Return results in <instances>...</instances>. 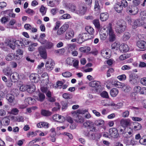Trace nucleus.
<instances>
[{"label":"nucleus","instance_id":"1","mask_svg":"<svg viewBox=\"0 0 146 146\" xmlns=\"http://www.w3.org/2000/svg\"><path fill=\"white\" fill-rule=\"evenodd\" d=\"M92 37H93L90 36V34L87 33L80 34L78 36L77 42L79 44H81L85 41L90 39Z\"/></svg>","mask_w":146,"mask_h":146},{"label":"nucleus","instance_id":"2","mask_svg":"<svg viewBox=\"0 0 146 146\" xmlns=\"http://www.w3.org/2000/svg\"><path fill=\"white\" fill-rule=\"evenodd\" d=\"M89 85L92 87H94L95 89L98 93H100L102 90V88L100 82L94 81L90 82Z\"/></svg>","mask_w":146,"mask_h":146},{"label":"nucleus","instance_id":"3","mask_svg":"<svg viewBox=\"0 0 146 146\" xmlns=\"http://www.w3.org/2000/svg\"><path fill=\"white\" fill-rule=\"evenodd\" d=\"M35 87L34 85L32 84L30 85H23L21 86L20 90L21 91L24 92L27 90L29 93H32L35 91Z\"/></svg>","mask_w":146,"mask_h":146},{"label":"nucleus","instance_id":"4","mask_svg":"<svg viewBox=\"0 0 146 146\" xmlns=\"http://www.w3.org/2000/svg\"><path fill=\"white\" fill-rule=\"evenodd\" d=\"M107 31H108L109 40L111 42H112L116 40V35L115 34L111 28V25L109 23L107 27Z\"/></svg>","mask_w":146,"mask_h":146},{"label":"nucleus","instance_id":"5","mask_svg":"<svg viewBox=\"0 0 146 146\" xmlns=\"http://www.w3.org/2000/svg\"><path fill=\"white\" fill-rule=\"evenodd\" d=\"M66 62L68 64L71 66L73 65L74 67L76 68H78V67L79 61L74 58L68 57L67 58Z\"/></svg>","mask_w":146,"mask_h":146},{"label":"nucleus","instance_id":"6","mask_svg":"<svg viewBox=\"0 0 146 146\" xmlns=\"http://www.w3.org/2000/svg\"><path fill=\"white\" fill-rule=\"evenodd\" d=\"M126 28V26L124 23H121L118 22L117 23V25L115 29V31L116 33H121L123 32Z\"/></svg>","mask_w":146,"mask_h":146},{"label":"nucleus","instance_id":"7","mask_svg":"<svg viewBox=\"0 0 146 146\" xmlns=\"http://www.w3.org/2000/svg\"><path fill=\"white\" fill-rule=\"evenodd\" d=\"M138 76L134 73L131 74L129 75V82L132 84H137L139 81Z\"/></svg>","mask_w":146,"mask_h":146},{"label":"nucleus","instance_id":"8","mask_svg":"<svg viewBox=\"0 0 146 146\" xmlns=\"http://www.w3.org/2000/svg\"><path fill=\"white\" fill-rule=\"evenodd\" d=\"M69 27L68 24L67 23H65L58 29L56 32V34L59 36H62L64 34L65 32L68 29Z\"/></svg>","mask_w":146,"mask_h":146},{"label":"nucleus","instance_id":"9","mask_svg":"<svg viewBox=\"0 0 146 146\" xmlns=\"http://www.w3.org/2000/svg\"><path fill=\"white\" fill-rule=\"evenodd\" d=\"M101 54L104 58L108 59L111 55V50L108 48L104 49L101 50Z\"/></svg>","mask_w":146,"mask_h":146},{"label":"nucleus","instance_id":"10","mask_svg":"<svg viewBox=\"0 0 146 146\" xmlns=\"http://www.w3.org/2000/svg\"><path fill=\"white\" fill-rule=\"evenodd\" d=\"M109 132L111 137L113 138H117L119 135L117 130L115 128H111L110 129Z\"/></svg>","mask_w":146,"mask_h":146},{"label":"nucleus","instance_id":"11","mask_svg":"<svg viewBox=\"0 0 146 146\" xmlns=\"http://www.w3.org/2000/svg\"><path fill=\"white\" fill-rule=\"evenodd\" d=\"M38 50L40 56L43 59H46L47 55L45 48L43 46H40L38 48Z\"/></svg>","mask_w":146,"mask_h":146},{"label":"nucleus","instance_id":"12","mask_svg":"<svg viewBox=\"0 0 146 146\" xmlns=\"http://www.w3.org/2000/svg\"><path fill=\"white\" fill-rule=\"evenodd\" d=\"M76 114L75 116L74 117V121L78 123H83L84 121V117L81 115L76 114V112L74 111L72 113V114Z\"/></svg>","mask_w":146,"mask_h":146},{"label":"nucleus","instance_id":"13","mask_svg":"<svg viewBox=\"0 0 146 146\" xmlns=\"http://www.w3.org/2000/svg\"><path fill=\"white\" fill-rule=\"evenodd\" d=\"M5 43L7 46L13 50H14L15 49L16 44L15 40L12 39H9L6 40Z\"/></svg>","mask_w":146,"mask_h":146},{"label":"nucleus","instance_id":"14","mask_svg":"<svg viewBox=\"0 0 146 146\" xmlns=\"http://www.w3.org/2000/svg\"><path fill=\"white\" fill-rule=\"evenodd\" d=\"M130 124V120L129 119H122L120 121L121 125L123 127H126Z\"/></svg>","mask_w":146,"mask_h":146},{"label":"nucleus","instance_id":"15","mask_svg":"<svg viewBox=\"0 0 146 146\" xmlns=\"http://www.w3.org/2000/svg\"><path fill=\"white\" fill-rule=\"evenodd\" d=\"M74 35V31L72 30H69L66 32L65 38L67 40H70L73 37Z\"/></svg>","mask_w":146,"mask_h":146},{"label":"nucleus","instance_id":"16","mask_svg":"<svg viewBox=\"0 0 146 146\" xmlns=\"http://www.w3.org/2000/svg\"><path fill=\"white\" fill-rule=\"evenodd\" d=\"M39 76L37 74H32L30 76V78L32 82L37 83L39 80Z\"/></svg>","mask_w":146,"mask_h":146},{"label":"nucleus","instance_id":"17","mask_svg":"<svg viewBox=\"0 0 146 146\" xmlns=\"http://www.w3.org/2000/svg\"><path fill=\"white\" fill-rule=\"evenodd\" d=\"M86 11V8L84 6H80L76 12V13L80 15H84Z\"/></svg>","mask_w":146,"mask_h":146},{"label":"nucleus","instance_id":"18","mask_svg":"<svg viewBox=\"0 0 146 146\" xmlns=\"http://www.w3.org/2000/svg\"><path fill=\"white\" fill-rule=\"evenodd\" d=\"M136 45L140 48L145 49L146 48V42L143 40H141L137 41Z\"/></svg>","mask_w":146,"mask_h":146},{"label":"nucleus","instance_id":"19","mask_svg":"<svg viewBox=\"0 0 146 146\" xmlns=\"http://www.w3.org/2000/svg\"><path fill=\"white\" fill-rule=\"evenodd\" d=\"M34 98L37 100L42 102L44 100L45 97L44 94L40 92L38 94V96H35L34 97Z\"/></svg>","mask_w":146,"mask_h":146},{"label":"nucleus","instance_id":"20","mask_svg":"<svg viewBox=\"0 0 146 146\" xmlns=\"http://www.w3.org/2000/svg\"><path fill=\"white\" fill-rule=\"evenodd\" d=\"M143 24V21L141 20L137 19L134 22V24L133 26V29L136 28L137 27L141 26Z\"/></svg>","mask_w":146,"mask_h":146},{"label":"nucleus","instance_id":"21","mask_svg":"<svg viewBox=\"0 0 146 146\" xmlns=\"http://www.w3.org/2000/svg\"><path fill=\"white\" fill-rule=\"evenodd\" d=\"M84 125L86 127H88L90 129L92 128L93 129L90 131H93V130H95V128L94 127V123L91 121L89 120L87 121L84 123Z\"/></svg>","mask_w":146,"mask_h":146},{"label":"nucleus","instance_id":"22","mask_svg":"<svg viewBox=\"0 0 146 146\" xmlns=\"http://www.w3.org/2000/svg\"><path fill=\"white\" fill-rule=\"evenodd\" d=\"M10 78L11 79H13V81L16 82L19 79V74L17 72H15L11 73L10 75Z\"/></svg>","mask_w":146,"mask_h":146},{"label":"nucleus","instance_id":"23","mask_svg":"<svg viewBox=\"0 0 146 146\" xmlns=\"http://www.w3.org/2000/svg\"><path fill=\"white\" fill-rule=\"evenodd\" d=\"M138 11V9L137 6H133L131 9L129 10L128 13H129L130 14L134 15L136 14Z\"/></svg>","mask_w":146,"mask_h":146},{"label":"nucleus","instance_id":"24","mask_svg":"<svg viewBox=\"0 0 146 146\" xmlns=\"http://www.w3.org/2000/svg\"><path fill=\"white\" fill-rule=\"evenodd\" d=\"M119 49L121 52H126L129 50V48L127 45L122 44L119 46Z\"/></svg>","mask_w":146,"mask_h":146},{"label":"nucleus","instance_id":"25","mask_svg":"<svg viewBox=\"0 0 146 146\" xmlns=\"http://www.w3.org/2000/svg\"><path fill=\"white\" fill-rule=\"evenodd\" d=\"M3 72L4 74L6 76H10L12 73L11 69L9 67H7L3 70Z\"/></svg>","mask_w":146,"mask_h":146},{"label":"nucleus","instance_id":"26","mask_svg":"<svg viewBox=\"0 0 146 146\" xmlns=\"http://www.w3.org/2000/svg\"><path fill=\"white\" fill-rule=\"evenodd\" d=\"M41 113L42 115L45 117L50 116L52 114V113L51 112L45 110H42Z\"/></svg>","mask_w":146,"mask_h":146},{"label":"nucleus","instance_id":"27","mask_svg":"<svg viewBox=\"0 0 146 146\" xmlns=\"http://www.w3.org/2000/svg\"><path fill=\"white\" fill-rule=\"evenodd\" d=\"M85 30L88 33L90 34V36L93 35L94 33V31L93 28L92 27L87 26L85 27Z\"/></svg>","mask_w":146,"mask_h":146},{"label":"nucleus","instance_id":"28","mask_svg":"<svg viewBox=\"0 0 146 146\" xmlns=\"http://www.w3.org/2000/svg\"><path fill=\"white\" fill-rule=\"evenodd\" d=\"M118 90L117 88H113L111 89L110 91L111 96L113 97H115L118 93Z\"/></svg>","mask_w":146,"mask_h":146},{"label":"nucleus","instance_id":"29","mask_svg":"<svg viewBox=\"0 0 146 146\" xmlns=\"http://www.w3.org/2000/svg\"><path fill=\"white\" fill-rule=\"evenodd\" d=\"M109 17L108 15L106 13H103L101 14L100 15V19L102 21H106Z\"/></svg>","mask_w":146,"mask_h":146},{"label":"nucleus","instance_id":"30","mask_svg":"<svg viewBox=\"0 0 146 146\" xmlns=\"http://www.w3.org/2000/svg\"><path fill=\"white\" fill-rule=\"evenodd\" d=\"M142 127L141 124L137 122H134L133 123V129L135 130H140Z\"/></svg>","mask_w":146,"mask_h":146},{"label":"nucleus","instance_id":"31","mask_svg":"<svg viewBox=\"0 0 146 146\" xmlns=\"http://www.w3.org/2000/svg\"><path fill=\"white\" fill-rule=\"evenodd\" d=\"M112 84L116 87L119 88H122L123 85L121 83L117 81L112 82Z\"/></svg>","mask_w":146,"mask_h":146},{"label":"nucleus","instance_id":"32","mask_svg":"<svg viewBox=\"0 0 146 146\" xmlns=\"http://www.w3.org/2000/svg\"><path fill=\"white\" fill-rule=\"evenodd\" d=\"M6 99L9 102L12 103L14 100V96L12 94H8L7 95Z\"/></svg>","mask_w":146,"mask_h":146},{"label":"nucleus","instance_id":"33","mask_svg":"<svg viewBox=\"0 0 146 146\" xmlns=\"http://www.w3.org/2000/svg\"><path fill=\"white\" fill-rule=\"evenodd\" d=\"M68 7L70 11L76 13L77 10H76V7L75 5L72 4H69L68 5Z\"/></svg>","mask_w":146,"mask_h":146},{"label":"nucleus","instance_id":"34","mask_svg":"<svg viewBox=\"0 0 146 146\" xmlns=\"http://www.w3.org/2000/svg\"><path fill=\"white\" fill-rule=\"evenodd\" d=\"M122 90L125 92H129L131 90V88L128 85H123Z\"/></svg>","mask_w":146,"mask_h":146},{"label":"nucleus","instance_id":"35","mask_svg":"<svg viewBox=\"0 0 146 146\" xmlns=\"http://www.w3.org/2000/svg\"><path fill=\"white\" fill-rule=\"evenodd\" d=\"M53 44L51 42H47L45 46V48L46 49H50L53 47Z\"/></svg>","mask_w":146,"mask_h":146},{"label":"nucleus","instance_id":"36","mask_svg":"<svg viewBox=\"0 0 146 146\" xmlns=\"http://www.w3.org/2000/svg\"><path fill=\"white\" fill-rule=\"evenodd\" d=\"M14 58V55L13 53L8 54L6 57L5 59L7 61L12 60Z\"/></svg>","mask_w":146,"mask_h":146},{"label":"nucleus","instance_id":"37","mask_svg":"<svg viewBox=\"0 0 146 146\" xmlns=\"http://www.w3.org/2000/svg\"><path fill=\"white\" fill-rule=\"evenodd\" d=\"M44 64L43 62H42L40 64H39L37 66L36 70L37 72L39 74H41L42 72V71L41 70L42 68L44 66Z\"/></svg>","mask_w":146,"mask_h":146},{"label":"nucleus","instance_id":"38","mask_svg":"<svg viewBox=\"0 0 146 146\" xmlns=\"http://www.w3.org/2000/svg\"><path fill=\"white\" fill-rule=\"evenodd\" d=\"M115 11L118 13L121 12L123 9V7L121 5L117 4L115 7Z\"/></svg>","mask_w":146,"mask_h":146},{"label":"nucleus","instance_id":"39","mask_svg":"<svg viewBox=\"0 0 146 146\" xmlns=\"http://www.w3.org/2000/svg\"><path fill=\"white\" fill-rule=\"evenodd\" d=\"M94 123L97 126L103 125L104 123V121L102 119H98L95 121L94 122Z\"/></svg>","mask_w":146,"mask_h":146},{"label":"nucleus","instance_id":"40","mask_svg":"<svg viewBox=\"0 0 146 146\" xmlns=\"http://www.w3.org/2000/svg\"><path fill=\"white\" fill-rule=\"evenodd\" d=\"M130 37V34L128 32H125L123 36V38L124 41L128 40Z\"/></svg>","mask_w":146,"mask_h":146},{"label":"nucleus","instance_id":"41","mask_svg":"<svg viewBox=\"0 0 146 146\" xmlns=\"http://www.w3.org/2000/svg\"><path fill=\"white\" fill-rule=\"evenodd\" d=\"M130 56L127 54H125L121 55L119 57V59L121 60H124L129 58Z\"/></svg>","mask_w":146,"mask_h":146},{"label":"nucleus","instance_id":"42","mask_svg":"<svg viewBox=\"0 0 146 146\" xmlns=\"http://www.w3.org/2000/svg\"><path fill=\"white\" fill-rule=\"evenodd\" d=\"M100 95L102 97L106 98H108L109 96L108 93L106 91H104L102 92L100 94Z\"/></svg>","mask_w":146,"mask_h":146},{"label":"nucleus","instance_id":"43","mask_svg":"<svg viewBox=\"0 0 146 146\" xmlns=\"http://www.w3.org/2000/svg\"><path fill=\"white\" fill-rule=\"evenodd\" d=\"M119 44L116 42H114L112 44L111 49H115L116 50H117L119 48Z\"/></svg>","mask_w":146,"mask_h":146},{"label":"nucleus","instance_id":"44","mask_svg":"<svg viewBox=\"0 0 146 146\" xmlns=\"http://www.w3.org/2000/svg\"><path fill=\"white\" fill-rule=\"evenodd\" d=\"M93 23L95 27L97 28H99L100 26L99 20L98 19H95L93 21Z\"/></svg>","mask_w":146,"mask_h":146},{"label":"nucleus","instance_id":"45","mask_svg":"<svg viewBox=\"0 0 146 146\" xmlns=\"http://www.w3.org/2000/svg\"><path fill=\"white\" fill-rule=\"evenodd\" d=\"M62 75L65 77H71L72 75V74L69 72H66L62 74Z\"/></svg>","mask_w":146,"mask_h":146},{"label":"nucleus","instance_id":"46","mask_svg":"<svg viewBox=\"0 0 146 146\" xmlns=\"http://www.w3.org/2000/svg\"><path fill=\"white\" fill-rule=\"evenodd\" d=\"M63 98L65 99H70L72 98V96L70 94L67 93H64L62 95Z\"/></svg>","mask_w":146,"mask_h":146},{"label":"nucleus","instance_id":"47","mask_svg":"<svg viewBox=\"0 0 146 146\" xmlns=\"http://www.w3.org/2000/svg\"><path fill=\"white\" fill-rule=\"evenodd\" d=\"M50 61H47L45 65L46 68L48 70H52L53 68V67H51L50 64Z\"/></svg>","mask_w":146,"mask_h":146},{"label":"nucleus","instance_id":"48","mask_svg":"<svg viewBox=\"0 0 146 146\" xmlns=\"http://www.w3.org/2000/svg\"><path fill=\"white\" fill-rule=\"evenodd\" d=\"M62 110L63 111L65 110L68 107V104L66 102H62Z\"/></svg>","mask_w":146,"mask_h":146},{"label":"nucleus","instance_id":"49","mask_svg":"<svg viewBox=\"0 0 146 146\" xmlns=\"http://www.w3.org/2000/svg\"><path fill=\"white\" fill-rule=\"evenodd\" d=\"M70 15L68 14H65L63 15L60 17L61 19H66L70 18Z\"/></svg>","mask_w":146,"mask_h":146},{"label":"nucleus","instance_id":"50","mask_svg":"<svg viewBox=\"0 0 146 146\" xmlns=\"http://www.w3.org/2000/svg\"><path fill=\"white\" fill-rule=\"evenodd\" d=\"M142 0H133L132 3L135 6L139 5L141 3Z\"/></svg>","mask_w":146,"mask_h":146},{"label":"nucleus","instance_id":"51","mask_svg":"<svg viewBox=\"0 0 146 146\" xmlns=\"http://www.w3.org/2000/svg\"><path fill=\"white\" fill-rule=\"evenodd\" d=\"M117 78L120 81L124 80L126 79V76L124 74L119 75L117 76Z\"/></svg>","mask_w":146,"mask_h":146},{"label":"nucleus","instance_id":"52","mask_svg":"<svg viewBox=\"0 0 146 146\" xmlns=\"http://www.w3.org/2000/svg\"><path fill=\"white\" fill-rule=\"evenodd\" d=\"M11 112L12 114L14 115H17L18 114L19 110L17 108H14L12 110Z\"/></svg>","mask_w":146,"mask_h":146},{"label":"nucleus","instance_id":"53","mask_svg":"<svg viewBox=\"0 0 146 146\" xmlns=\"http://www.w3.org/2000/svg\"><path fill=\"white\" fill-rule=\"evenodd\" d=\"M94 9L95 11H98L100 9V7L98 1H95L94 6Z\"/></svg>","mask_w":146,"mask_h":146},{"label":"nucleus","instance_id":"54","mask_svg":"<svg viewBox=\"0 0 146 146\" xmlns=\"http://www.w3.org/2000/svg\"><path fill=\"white\" fill-rule=\"evenodd\" d=\"M88 138L91 140H95L96 139V137L95 134L94 133H90V134L88 137Z\"/></svg>","mask_w":146,"mask_h":146},{"label":"nucleus","instance_id":"55","mask_svg":"<svg viewBox=\"0 0 146 146\" xmlns=\"http://www.w3.org/2000/svg\"><path fill=\"white\" fill-rule=\"evenodd\" d=\"M40 11L43 15L45 14L46 12L45 8L43 5H42L40 7Z\"/></svg>","mask_w":146,"mask_h":146},{"label":"nucleus","instance_id":"56","mask_svg":"<svg viewBox=\"0 0 146 146\" xmlns=\"http://www.w3.org/2000/svg\"><path fill=\"white\" fill-rule=\"evenodd\" d=\"M121 5L125 7H126L128 5V3L126 0H121Z\"/></svg>","mask_w":146,"mask_h":146},{"label":"nucleus","instance_id":"57","mask_svg":"<svg viewBox=\"0 0 146 146\" xmlns=\"http://www.w3.org/2000/svg\"><path fill=\"white\" fill-rule=\"evenodd\" d=\"M26 12L27 13L31 15H33L34 14V11L33 10L30 9H28L26 11Z\"/></svg>","mask_w":146,"mask_h":146},{"label":"nucleus","instance_id":"58","mask_svg":"<svg viewBox=\"0 0 146 146\" xmlns=\"http://www.w3.org/2000/svg\"><path fill=\"white\" fill-rule=\"evenodd\" d=\"M59 117H58V121L62 122L65 120V119L64 117L62 116H61L59 115Z\"/></svg>","mask_w":146,"mask_h":146},{"label":"nucleus","instance_id":"59","mask_svg":"<svg viewBox=\"0 0 146 146\" xmlns=\"http://www.w3.org/2000/svg\"><path fill=\"white\" fill-rule=\"evenodd\" d=\"M58 10V9L57 8H54L52 9L50 11L51 14L53 15H55L57 13V11Z\"/></svg>","mask_w":146,"mask_h":146},{"label":"nucleus","instance_id":"60","mask_svg":"<svg viewBox=\"0 0 146 146\" xmlns=\"http://www.w3.org/2000/svg\"><path fill=\"white\" fill-rule=\"evenodd\" d=\"M141 83L143 85L146 86V78H143L140 80Z\"/></svg>","mask_w":146,"mask_h":146},{"label":"nucleus","instance_id":"61","mask_svg":"<svg viewBox=\"0 0 146 146\" xmlns=\"http://www.w3.org/2000/svg\"><path fill=\"white\" fill-rule=\"evenodd\" d=\"M66 120L68 122L71 123H72L74 122L72 118L70 116L67 117L66 118Z\"/></svg>","mask_w":146,"mask_h":146},{"label":"nucleus","instance_id":"62","mask_svg":"<svg viewBox=\"0 0 146 146\" xmlns=\"http://www.w3.org/2000/svg\"><path fill=\"white\" fill-rule=\"evenodd\" d=\"M129 112L128 111H126L123 113L122 116L124 117H127L128 116Z\"/></svg>","mask_w":146,"mask_h":146},{"label":"nucleus","instance_id":"63","mask_svg":"<svg viewBox=\"0 0 146 146\" xmlns=\"http://www.w3.org/2000/svg\"><path fill=\"white\" fill-rule=\"evenodd\" d=\"M131 69V67L129 66L125 65L122 66L121 67V69L123 70H129Z\"/></svg>","mask_w":146,"mask_h":146},{"label":"nucleus","instance_id":"64","mask_svg":"<svg viewBox=\"0 0 146 146\" xmlns=\"http://www.w3.org/2000/svg\"><path fill=\"white\" fill-rule=\"evenodd\" d=\"M140 94L146 95V88H143L141 89Z\"/></svg>","mask_w":146,"mask_h":146}]
</instances>
